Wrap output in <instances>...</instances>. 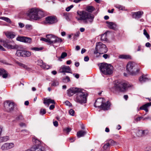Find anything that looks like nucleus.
Wrapping results in <instances>:
<instances>
[{
	"mask_svg": "<svg viewBox=\"0 0 151 151\" xmlns=\"http://www.w3.org/2000/svg\"><path fill=\"white\" fill-rule=\"evenodd\" d=\"M151 106V102H149L143 105L139 108L140 110H144L146 112L148 111V108Z\"/></svg>",
	"mask_w": 151,
	"mask_h": 151,
	"instance_id": "a211bd4d",
	"label": "nucleus"
},
{
	"mask_svg": "<svg viewBox=\"0 0 151 151\" xmlns=\"http://www.w3.org/2000/svg\"><path fill=\"white\" fill-rule=\"evenodd\" d=\"M106 23L108 24V26L109 28L114 29L115 28L116 24L113 22L106 21Z\"/></svg>",
	"mask_w": 151,
	"mask_h": 151,
	"instance_id": "a878e982",
	"label": "nucleus"
},
{
	"mask_svg": "<svg viewBox=\"0 0 151 151\" xmlns=\"http://www.w3.org/2000/svg\"><path fill=\"white\" fill-rule=\"evenodd\" d=\"M19 27L21 28L23 27L24 26V24L22 23L21 22L19 23Z\"/></svg>",
	"mask_w": 151,
	"mask_h": 151,
	"instance_id": "0e129e2a",
	"label": "nucleus"
},
{
	"mask_svg": "<svg viewBox=\"0 0 151 151\" xmlns=\"http://www.w3.org/2000/svg\"><path fill=\"white\" fill-rule=\"evenodd\" d=\"M65 104L67 106H71V103L70 102H69L68 101H65Z\"/></svg>",
	"mask_w": 151,
	"mask_h": 151,
	"instance_id": "6e6d98bb",
	"label": "nucleus"
},
{
	"mask_svg": "<svg viewBox=\"0 0 151 151\" xmlns=\"http://www.w3.org/2000/svg\"><path fill=\"white\" fill-rule=\"evenodd\" d=\"M0 76H2L4 78H6L7 77L8 74L4 69L0 68Z\"/></svg>",
	"mask_w": 151,
	"mask_h": 151,
	"instance_id": "aec40b11",
	"label": "nucleus"
},
{
	"mask_svg": "<svg viewBox=\"0 0 151 151\" xmlns=\"http://www.w3.org/2000/svg\"><path fill=\"white\" fill-rule=\"evenodd\" d=\"M107 33L106 32L101 36V40L102 41H106L107 39L106 37Z\"/></svg>",
	"mask_w": 151,
	"mask_h": 151,
	"instance_id": "c756f323",
	"label": "nucleus"
},
{
	"mask_svg": "<svg viewBox=\"0 0 151 151\" xmlns=\"http://www.w3.org/2000/svg\"><path fill=\"white\" fill-rule=\"evenodd\" d=\"M95 9L94 7L91 6H89L87 7L86 10L88 12H91L93 11Z\"/></svg>",
	"mask_w": 151,
	"mask_h": 151,
	"instance_id": "473e14b6",
	"label": "nucleus"
},
{
	"mask_svg": "<svg viewBox=\"0 0 151 151\" xmlns=\"http://www.w3.org/2000/svg\"><path fill=\"white\" fill-rule=\"evenodd\" d=\"M77 14L80 16L79 17H76L77 19L79 21H82L84 24H91L93 21L94 17L92 14L84 11H78Z\"/></svg>",
	"mask_w": 151,
	"mask_h": 151,
	"instance_id": "f257e3e1",
	"label": "nucleus"
},
{
	"mask_svg": "<svg viewBox=\"0 0 151 151\" xmlns=\"http://www.w3.org/2000/svg\"><path fill=\"white\" fill-rule=\"evenodd\" d=\"M58 85V83L57 81H54L51 84L52 86H57Z\"/></svg>",
	"mask_w": 151,
	"mask_h": 151,
	"instance_id": "864d4df0",
	"label": "nucleus"
},
{
	"mask_svg": "<svg viewBox=\"0 0 151 151\" xmlns=\"http://www.w3.org/2000/svg\"><path fill=\"white\" fill-rule=\"evenodd\" d=\"M73 7V5H70V6L67 7L66 9V10L67 12H69L70 9Z\"/></svg>",
	"mask_w": 151,
	"mask_h": 151,
	"instance_id": "5fc2aeb1",
	"label": "nucleus"
},
{
	"mask_svg": "<svg viewBox=\"0 0 151 151\" xmlns=\"http://www.w3.org/2000/svg\"><path fill=\"white\" fill-rule=\"evenodd\" d=\"M151 45L149 42H147L145 44V46L147 47H150Z\"/></svg>",
	"mask_w": 151,
	"mask_h": 151,
	"instance_id": "338daca9",
	"label": "nucleus"
},
{
	"mask_svg": "<svg viewBox=\"0 0 151 151\" xmlns=\"http://www.w3.org/2000/svg\"><path fill=\"white\" fill-rule=\"evenodd\" d=\"M147 132L146 130H139L137 133V135L138 137L144 136L147 134Z\"/></svg>",
	"mask_w": 151,
	"mask_h": 151,
	"instance_id": "5701e85b",
	"label": "nucleus"
},
{
	"mask_svg": "<svg viewBox=\"0 0 151 151\" xmlns=\"http://www.w3.org/2000/svg\"><path fill=\"white\" fill-rule=\"evenodd\" d=\"M142 118V117H139L135 119V120L137 122H138V121H140Z\"/></svg>",
	"mask_w": 151,
	"mask_h": 151,
	"instance_id": "e2e57ef3",
	"label": "nucleus"
},
{
	"mask_svg": "<svg viewBox=\"0 0 151 151\" xmlns=\"http://www.w3.org/2000/svg\"><path fill=\"white\" fill-rule=\"evenodd\" d=\"M40 40L41 41H44L45 42H47L48 43V40L47 38H44L42 37L41 38Z\"/></svg>",
	"mask_w": 151,
	"mask_h": 151,
	"instance_id": "bf43d9fd",
	"label": "nucleus"
},
{
	"mask_svg": "<svg viewBox=\"0 0 151 151\" xmlns=\"http://www.w3.org/2000/svg\"><path fill=\"white\" fill-rule=\"evenodd\" d=\"M17 63L18 65L19 66L22 67L24 69H25L26 70H27L28 71H30L31 70V69L29 68V67H28L26 65L22 64V63H21L18 62H16Z\"/></svg>",
	"mask_w": 151,
	"mask_h": 151,
	"instance_id": "b1692460",
	"label": "nucleus"
},
{
	"mask_svg": "<svg viewBox=\"0 0 151 151\" xmlns=\"http://www.w3.org/2000/svg\"><path fill=\"white\" fill-rule=\"evenodd\" d=\"M43 64H45V65L43 66L44 68H42V69L45 70H47L50 68V66L46 63H44Z\"/></svg>",
	"mask_w": 151,
	"mask_h": 151,
	"instance_id": "ea45409f",
	"label": "nucleus"
},
{
	"mask_svg": "<svg viewBox=\"0 0 151 151\" xmlns=\"http://www.w3.org/2000/svg\"><path fill=\"white\" fill-rule=\"evenodd\" d=\"M24 42L31 43L32 41V39L31 38L25 37L24 38Z\"/></svg>",
	"mask_w": 151,
	"mask_h": 151,
	"instance_id": "4c0bfd02",
	"label": "nucleus"
},
{
	"mask_svg": "<svg viewBox=\"0 0 151 151\" xmlns=\"http://www.w3.org/2000/svg\"><path fill=\"white\" fill-rule=\"evenodd\" d=\"M59 72L60 73H64V75H65V73H71V69L69 66L62 65L60 68Z\"/></svg>",
	"mask_w": 151,
	"mask_h": 151,
	"instance_id": "1a4fd4ad",
	"label": "nucleus"
},
{
	"mask_svg": "<svg viewBox=\"0 0 151 151\" xmlns=\"http://www.w3.org/2000/svg\"><path fill=\"white\" fill-rule=\"evenodd\" d=\"M32 141L33 143L35 145V146L41 145V142L36 138L33 137Z\"/></svg>",
	"mask_w": 151,
	"mask_h": 151,
	"instance_id": "bb28decb",
	"label": "nucleus"
},
{
	"mask_svg": "<svg viewBox=\"0 0 151 151\" xmlns=\"http://www.w3.org/2000/svg\"><path fill=\"white\" fill-rule=\"evenodd\" d=\"M42 48H41V47L39 48V47H35L32 48H31V50H34L37 51L42 50Z\"/></svg>",
	"mask_w": 151,
	"mask_h": 151,
	"instance_id": "a18cd8bd",
	"label": "nucleus"
},
{
	"mask_svg": "<svg viewBox=\"0 0 151 151\" xmlns=\"http://www.w3.org/2000/svg\"><path fill=\"white\" fill-rule=\"evenodd\" d=\"M80 91V88L72 87L69 88L67 91V93L68 96H73L75 93H77Z\"/></svg>",
	"mask_w": 151,
	"mask_h": 151,
	"instance_id": "9b49d317",
	"label": "nucleus"
},
{
	"mask_svg": "<svg viewBox=\"0 0 151 151\" xmlns=\"http://www.w3.org/2000/svg\"><path fill=\"white\" fill-rule=\"evenodd\" d=\"M24 50H18L17 51L16 55L18 56H24Z\"/></svg>",
	"mask_w": 151,
	"mask_h": 151,
	"instance_id": "393cba45",
	"label": "nucleus"
},
{
	"mask_svg": "<svg viewBox=\"0 0 151 151\" xmlns=\"http://www.w3.org/2000/svg\"><path fill=\"white\" fill-rule=\"evenodd\" d=\"M108 51V48L106 46L101 42H97L96 44L95 50L94 54L96 55V57H98L100 54L106 53Z\"/></svg>",
	"mask_w": 151,
	"mask_h": 151,
	"instance_id": "20e7f679",
	"label": "nucleus"
},
{
	"mask_svg": "<svg viewBox=\"0 0 151 151\" xmlns=\"http://www.w3.org/2000/svg\"><path fill=\"white\" fill-rule=\"evenodd\" d=\"M0 139L1 142H5L9 139V137L8 136H5L3 137H0Z\"/></svg>",
	"mask_w": 151,
	"mask_h": 151,
	"instance_id": "c85d7f7f",
	"label": "nucleus"
},
{
	"mask_svg": "<svg viewBox=\"0 0 151 151\" xmlns=\"http://www.w3.org/2000/svg\"><path fill=\"white\" fill-rule=\"evenodd\" d=\"M105 99L103 98L98 99L94 104V106L95 107H99L101 106V104L102 102H104Z\"/></svg>",
	"mask_w": 151,
	"mask_h": 151,
	"instance_id": "f3484780",
	"label": "nucleus"
},
{
	"mask_svg": "<svg viewBox=\"0 0 151 151\" xmlns=\"http://www.w3.org/2000/svg\"><path fill=\"white\" fill-rule=\"evenodd\" d=\"M103 57L105 59H106L107 58H109L110 56L107 54H104L103 55Z\"/></svg>",
	"mask_w": 151,
	"mask_h": 151,
	"instance_id": "13d9d810",
	"label": "nucleus"
},
{
	"mask_svg": "<svg viewBox=\"0 0 151 151\" xmlns=\"http://www.w3.org/2000/svg\"><path fill=\"white\" fill-rule=\"evenodd\" d=\"M43 103L46 105H47V106H48L50 104H55V102L53 100L45 99H44Z\"/></svg>",
	"mask_w": 151,
	"mask_h": 151,
	"instance_id": "6ab92c4d",
	"label": "nucleus"
},
{
	"mask_svg": "<svg viewBox=\"0 0 151 151\" xmlns=\"http://www.w3.org/2000/svg\"><path fill=\"white\" fill-rule=\"evenodd\" d=\"M69 113L70 115L73 116L74 115L75 111L71 109L69 110Z\"/></svg>",
	"mask_w": 151,
	"mask_h": 151,
	"instance_id": "8fccbe9b",
	"label": "nucleus"
},
{
	"mask_svg": "<svg viewBox=\"0 0 151 151\" xmlns=\"http://www.w3.org/2000/svg\"><path fill=\"white\" fill-rule=\"evenodd\" d=\"M46 113V110L45 109H41L40 111V113L42 115H44Z\"/></svg>",
	"mask_w": 151,
	"mask_h": 151,
	"instance_id": "3c124183",
	"label": "nucleus"
},
{
	"mask_svg": "<svg viewBox=\"0 0 151 151\" xmlns=\"http://www.w3.org/2000/svg\"><path fill=\"white\" fill-rule=\"evenodd\" d=\"M14 146V144L13 142L6 143L1 146V148L2 150H9L13 147Z\"/></svg>",
	"mask_w": 151,
	"mask_h": 151,
	"instance_id": "f8f14e48",
	"label": "nucleus"
},
{
	"mask_svg": "<svg viewBox=\"0 0 151 151\" xmlns=\"http://www.w3.org/2000/svg\"><path fill=\"white\" fill-rule=\"evenodd\" d=\"M31 150V151H45V149L41 145H39L34 146Z\"/></svg>",
	"mask_w": 151,
	"mask_h": 151,
	"instance_id": "2eb2a0df",
	"label": "nucleus"
},
{
	"mask_svg": "<svg viewBox=\"0 0 151 151\" xmlns=\"http://www.w3.org/2000/svg\"><path fill=\"white\" fill-rule=\"evenodd\" d=\"M101 71L105 75H110L113 73V67L111 64L102 63L99 67Z\"/></svg>",
	"mask_w": 151,
	"mask_h": 151,
	"instance_id": "39448f33",
	"label": "nucleus"
},
{
	"mask_svg": "<svg viewBox=\"0 0 151 151\" xmlns=\"http://www.w3.org/2000/svg\"><path fill=\"white\" fill-rule=\"evenodd\" d=\"M63 41L62 39L61 38H60L56 37L55 38V43L58 42H61Z\"/></svg>",
	"mask_w": 151,
	"mask_h": 151,
	"instance_id": "c03bdc74",
	"label": "nucleus"
},
{
	"mask_svg": "<svg viewBox=\"0 0 151 151\" xmlns=\"http://www.w3.org/2000/svg\"><path fill=\"white\" fill-rule=\"evenodd\" d=\"M109 143H106V144L104 145V148L105 150L106 149L109 147Z\"/></svg>",
	"mask_w": 151,
	"mask_h": 151,
	"instance_id": "4d7b16f0",
	"label": "nucleus"
},
{
	"mask_svg": "<svg viewBox=\"0 0 151 151\" xmlns=\"http://www.w3.org/2000/svg\"><path fill=\"white\" fill-rule=\"evenodd\" d=\"M148 80L149 79L148 78L143 75L140 77L139 78V81L142 83L148 81Z\"/></svg>",
	"mask_w": 151,
	"mask_h": 151,
	"instance_id": "cd10ccee",
	"label": "nucleus"
},
{
	"mask_svg": "<svg viewBox=\"0 0 151 151\" xmlns=\"http://www.w3.org/2000/svg\"><path fill=\"white\" fill-rule=\"evenodd\" d=\"M44 63L42 60H39L37 61V64L39 65L41 68H44L43 66V65H45V64H43Z\"/></svg>",
	"mask_w": 151,
	"mask_h": 151,
	"instance_id": "c9c22d12",
	"label": "nucleus"
},
{
	"mask_svg": "<svg viewBox=\"0 0 151 151\" xmlns=\"http://www.w3.org/2000/svg\"><path fill=\"white\" fill-rule=\"evenodd\" d=\"M71 130V129L69 127H66L65 128L63 129V131L68 134L69 132Z\"/></svg>",
	"mask_w": 151,
	"mask_h": 151,
	"instance_id": "37998d69",
	"label": "nucleus"
},
{
	"mask_svg": "<svg viewBox=\"0 0 151 151\" xmlns=\"http://www.w3.org/2000/svg\"><path fill=\"white\" fill-rule=\"evenodd\" d=\"M53 35L52 34H48L46 36V38H47L48 43L50 44V41L51 40L52 37L53 36Z\"/></svg>",
	"mask_w": 151,
	"mask_h": 151,
	"instance_id": "72a5a7b5",
	"label": "nucleus"
},
{
	"mask_svg": "<svg viewBox=\"0 0 151 151\" xmlns=\"http://www.w3.org/2000/svg\"><path fill=\"white\" fill-rule=\"evenodd\" d=\"M4 107L7 111H11L14 109V104L11 101H6L4 103Z\"/></svg>",
	"mask_w": 151,
	"mask_h": 151,
	"instance_id": "6e6552de",
	"label": "nucleus"
},
{
	"mask_svg": "<svg viewBox=\"0 0 151 151\" xmlns=\"http://www.w3.org/2000/svg\"><path fill=\"white\" fill-rule=\"evenodd\" d=\"M46 23L49 24H52L58 22L56 17L54 16H48L45 18Z\"/></svg>",
	"mask_w": 151,
	"mask_h": 151,
	"instance_id": "9d476101",
	"label": "nucleus"
},
{
	"mask_svg": "<svg viewBox=\"0 0 151 151\" xmlns=\"http://www.w3.org/2000/svg\"><path fill=\"white\" fill-rule=\"evenodd\" d=\"M19 125L21 127H26V124L25 123L21 122L19 124Z\"/></svg>",
	"mask_w": 151,
	"mask_h": 151,
	"instance_id": "774afa93",
	"label": "nucleus"
},
{
	"mask_svg": "<svg viewBox=\"0 0 151 151\" xmlns=\"http://www.w3.org/2000/svg\"><path fill=\"white\" fill-rule=\"evenodd\" d=\"M67 54L65 52H63L62 53L60 56L61 58H64L67 56Z\"/></svg>",
	"mask_w": 151,
	"mask_h": 151,
	"instance_id": "49530a36",
	"label": "nucleus"
},
{
	"mask_svg": "<svg viewBox=\"0 0 151 151\" xmlns=\"http://www.w3.org/2000/svg\"><path fill=\"white\" fill-rule=\"evenodd\" d=\"M25 37L19 36L16 39L17 40L24 42Z\"/></svg>",
	"mask_w": 151,
	"mask_h": 151,
	"instance_id": "2f4dec72",
	"label": "nucleus"
},
{
	"mask_svg": "<svg viewBox=\"0 0 151 151\" xmlns=\"http://www.w3.org/2000/svg\"><path fill=\"white\" fill-rule=\"evenodd\" d=\"M111 105L110 102L109 101L105 103L103 102L101 104V108L104 110H108L109 109Z\"/></svg>",
	"mask_w": 151,
	"mask_h": 151,
	"instance_id": "4468645a",
	"label": "nucleus"
},
{
	"mask_svg": "<svg viewBox=\"0 0 151 151\" xmlns=\"http://www.w3.org/2000/svg\"><path fill=\"white\" fill-rule=\"evenodd\" d=\"M143 34L148 39H150V36L145 29L143 30Z\"/></svg>",
	"mask_w": 151,
	"mask_h": 151,
	"instance_id": "a19ab883",
	"label": "nucleus"
},
{
	"mask_svg": "<svg viewBox=\"0 0 151 151\" xmlns=\"http://www.w3.org/2000/svg\"><path fill=\"white\" fill-rule=\"evenodd\" d=\"M0 19L5 21L9 23H11V20L8 17H0Z\"/></svg>",
	"mask_w": 151,
	"mask_h": 151,
	"instance_id": "7c9ffc66",
	"label": "nucleus"
},
{
	"mask_svg": "<svg viewBox=\"0 0 151 151\" xmlns=\"http://www.w3.org/2000/svg\"><path fill=\"white\" fill-rule=\"evenodd\" d=\"M119 58L122 59H128L130 58V56L126 55H120L119 56Z\"/></svg>",
	"mask_w": 151,
	"mask_h": 151,
	"instance_id": "f704fd0d",
	"label": "nucleus"
},
{
	"mask_svg": "<svg viewBox=\"0 0 151 151\" xmlns=\"http://www.w3.org/2000/svg\"><path fill=\"white\" fill-rule=\"evenodd\" d=\"M5 34L6 37L12 39L15 36L14 33L12 32H5Z\"/></svg>",
	"mask_w": 151,
	"mask_h": 151,
	"instance_id": "412c9836",
	"label": "nucleus"
},
{
	"mask_svg": "<svg viewBox=\"0 0 151 151\" xmlns=\"http://www.w3.org/2000/svg\"><path fill=\"white\" fill-rule=\"evenodd\" d=\"M137 65L134 62H129L127 65L126 69L132 75H136L139 71L137 68Z\"/></svg>",
	"mask_w": 151,
	"mask_h": 151,
	"instance_id": "0eeeda50",
	"label": "nucleus"
},
{
	"mask_svg": "<svg viewBox=\"0 0 151 151\" xmlns=\"http://www.w3.org/2000/svg\"><path fill=\"white\" fill-rule=\"evenodd\" d=\"M89 60V58L88 56H86L84 57V60L85 61H88Z\"/></svg>",
	"mask_w": 151,
	"mask_h": 151,
	"instance_id": "69168bd1",
	"label": "nucleus"
},
{
	"mask_svg": "<svg viewBox=\"0 0 151 151\" xmlns=\"http://www.w3.org/2000/svg\"><path fill=\"white\" fill-rule=\"evenodd\" d=\"M27 15L31 19L37 20L43 15L42 11L37 8H32L29 10Z\"/></svg>",
	"mask_w": 151,
	"mask_h": 151,
	"instance_id": "f03ea898",
	"label": "nucleus"
},
{
	"mask_svg": "<svg viewBox=\"0 0 151 151\" xmlns=\"http://www.w3.org/2000/svg\"><path fill=\"white\" fill-rule=\"evenodd\" d=\"M80 34V32L79 31H78L76 32L75 34L73 37V38L74 39L76 40V38L78 37L79 36Z\"/></svg>",
	"mask_w": 151,
	"mask_h": 151,
	"instance_id": "de8ad7c7",
	"label": "nucleus"
},
{
	"mask_svg": "<svg viewBox=\"0 0 151 151\" xmlns=\"http://www.w3.org/2000/svg\"><path fill=\"white\" fill-rule=\"evenodd\" d=\"M24 57H29L31 55V53L30 52L28 51H26L24 50Z\"/></svg>",
	"mask_w": 151,
	"mask_h": 151,
	"instance_id": "e433bc0d",
	"label": "nucleus"
},
{
	"mask_svg": "<svg viewBox=\"0 0 151 151\" xmlns=\"http://www.w3.org/2000/svg\"><path fill=\"white\" fill-rule=\"evenodd\" d=\"M86 134V132L83 130H80L77 133V135L78 137L80 138L83 137Z\"/></svg>",
	"mask_w": 151,
	"mask_h": 151,
	"instance_id": "4be33fe9",
	"label": "nucleus"
},
{
	"mask_svg": "<svg viewBox=\"0 0 151 151\" xmlns=\"http://www.w3.org/2000/svg\"><path fill=\"white\" fill-rule=\"evenodd\" d=\"M107 143L109 144V146L110 145H114V142L112 140H110Z\"/></svg>",
	"mask_w": 151,
	"mask_h": 151,
	"instance_id": "603ef678",
	"label": "nucleus"
},
{
	"mask_svg": "<svg viewBox=\"0 0 151 151\" xmlns=\"http://www.w3.org/2000/svg\"><path fill=\"white\" fill-rule=\"evenodd\" d=\"M23 116L22 115H19L17 118V120H22L23 119Z\"/></svg>",
	"mask_w": 151,
	"mask_h": 151,
	"instance_id": "052dcab7",
	"label": "nucleus"
},
{
	"mask_svg": "<svg viewBox=\"0 0 151 151\" xmlns=\"http://www.w3.org/2000/svg\"><path fill=\"white\" fill-rule=\"evenodd\" d=\"M3 46L5 47H7L8 49H17L18 47V45L13 44V45L10 44L9 42L7 41L6 43L3 45Z\"/></svg>",
	"mask_w": 151,
	"mask_h": 151,
	"instance_id": "ddd939ff",
	"label": "nucleus"
},
{
	"mask_svg": "<svg viewBox=\"0 0 151 151\" xmlns=\"http://www.w3.org/2000/svg\"><path fill=\"white\" fill-rule=\"evenodd\" d=\"M53 125L55 127H57L58 126V122L57 121H55L53 122Z\"/></svg>",
	"mask_w": 151,
	"mask_h": 151,
	"instance_id": "680f3d73",
	"label": "nucleus"
},
{
	"mask_svg": "<svg viewBox=\"0 0 151 151\" xmlns=\"http://www.w3.org/2000/svg\"><path fill=\"white\" fill-rule=\"evenodd\" d=\"M115 7L116 8H118L119 9L121 10H123L124 8V7L123 6L119 5H116L115 6Z\"/></svg>",
	"mask_w": 151,
	"mask_h": 151,
	"instance_id": "09e8293b",
	"label": "nucleus"
},
{
	"mask_svg": "<svg viewBox=\"0 0 151 151\" xmlns=\"http://www.w3.org/2000/svg\"><path fill=\"white\" fill-rule=\"evenodd\" d=\"M56 37V36L53 35V37L52 38V39H51V40L50 41V44H52L53 43H55V38Z\"/></svg>",
	"mask_w": 151,
	"mask_h": 151,
	"instance_id": "79ce46f5",
	"label": "nucleus"
},
{
	"mask_svg": "<svg viewBox=\"0 0 151 151\" xmlns=\"http://www.w3.org/2000/svg\"><path fill=\"white\" fill-rule=\"evenodd\" d=\"M132 16L133 18L135 19H139L141 17L143 14L142 11H138L136 12H132Z\"/></svg>",
	"mask_w": 151,
	"mask_h": 151,
	"instance_id": "dca6fc26",
	"label": "nucleus"
},
{
	"mask_svg": "<svg viewBox=\"0 0 151 151\" xmlns=\"http://www.w3.org/2000/svg\"><path fill=\"white\" fill-rule=\"evenodd\" d=\"M129 86L127 82H118L115 84L114 86L111 88V90L113 92L116 91L124 92L127 90Z\"/></svg>",
	"mask_w": 151,
	"mask_h": 151,
	"instance_id": "7ed1b4c3",
	"label": "nucleus"
},
{
	"mask_svg": "<svg viewBox=\"0 0 151 151\" xmlns=\"http://www.w3.org/2000/svg\"><path fill=\"white\" fill-rule=\"evenodd\" d=\"M83 91L80 89V91L77 93L75 99L76 102L81 104L86 103L87 101L86 97L87 95L83 92Z\"/></svg>",
	"mask_w": 151,
	"mask_h": 151,
	"instance_id": "423d86ee",
	"label": "nucleus"
},
{
	"mask_svg": "<svg viewBox=\"0 0 151 151\" xmlns=\"http://www.w3.org/2000/svg\"><path fill=\"white\" fill-rule=\"evenodd\" d=\"M63 81L65 82H68L70 81V78L68 76H66L63 78Z\"/></svg>",
	"mask_w": 151,
	"mask_h": 151,
	"instance_id": "58836bf2",
	"label": "nucleus"
}]
</instances>
